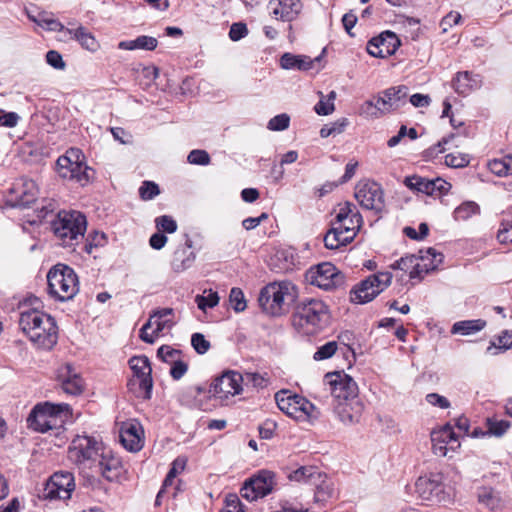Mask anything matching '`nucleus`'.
I'll list each match as a JSON object with an SVG mask.
<instances>
[{
    "mask_svg": "<svg viewBox=\"0 0 512 512\" xmlns=\"http://www.w3.org/2000/svg\"><path fill=\"white\" fill-rule=\"evenodd\" d=\"M362 225V215L353 203L347 201L339 204L331 228L324 236L325 247L335 250L346 246L354 240Z\"/></svg>",
    "mask_w": 512,
    "mask_h": 512,
    "instance_id": "f257e3e1",
    "label": "nucleus"
},
{
    "mask_svg": "<svg viewBox=\"0 0 512 512\" xmlns=\"http://www.w3.org/2000/svg\"><path fill=\"white\" fill-rule=\"evenodd\" d=\"M297 297L298 289L292 282H272L260 290L258 303L264 313L275 317L287 312Z\"/></svg>",
    "mask_w": 512,
    "mask_h": 512,
    "instance_id": "f03ea898",
    "label": "nucleus"
},
{
    "mask_svg": "<svg viewBox=\"0 0 512 512\" xmlns=\"http://www.w3.org/2000/svg\"><path fill=\"white\" fill-rule=\"evenodd\" d=\"M354 397H358L357 383L343 372L327 373L313 393V398L325 405Z\"/></svg>",
    "mask_w": 512,
    "mask_h": 512,
    "instance_id": "7ed1b4c3",
    "label": "nucleus"
},
{
    "mask_svg": "<svg viewBox=\"0 0 512 512\" xmlns=\"http://www.w3.org/2000/svg\"><path fill=\"white\" fill-rule=\"evenodd\" d=\"M71 416V407L66 403H38L32 409L27 422L29 428L45 433L50 430H60Z\"/></svg>",
    "mask_w": 512,
    "mask_h": 512,
    "instance_id": "20e7f679",
    "label": "nucleus"
},
{
    "mask_svg": "<svg viewBox=\"0 0 512 512\" xmlns=\"http://www.w3.org/2000/svg\"><path fill=\"white\" fill-rule=\"evenodd\" d=\"M87 220L79 211H59L51 222V229L63 247H73L84 238Z\"/></svg>",
    "mask_w": 512,
    "mask_h": 512,
    "instance_id": "39448f33",
    "label": "nucleus"
},
{
    "mask_svg": "<svg viewBox=\"0 0 512 512\" xmlns=\"http://www.w3.org/2000/svg\"><path fill=\"white\" fill-rule=\"evenodd\" d=\"M47 282L49 294L59 301L71 300L79 291L77 274L65 264H57L50 269Z\"/></svg>",
    "mask_w": 512,
    "mask_h": 512,
    "instance_id": "423d86ee",
    "label": "nucleus"
},
{
    "mask_svg": "<svg viewBox=\"0 0 512 512\" xmlns=\"http://www.w3.org/2000/svg\"><path fill=\"white\" fill-rule=\"evenodd\" d=\"M278 408L289 417L297 421L314 422L321 416L319 408L305 397L281 390L275 394Z\"/></svg>",
    "mask_w": 512,
    "mask_h": 512,
    "instance_id": "0eeeda50",
    "label": "nucleus"
},
{
    "mask_svg": "<svg viewBox=\"0 0 512 512\" xmlns=\"http://www.w3.org/2000/svg\"><path fill=\"white\" fill-rule=\"evenodd\" d=\"M328 318V307L316 298H306L296 307L293 315L294 326L306 329L311 332L314 328L320 327Z\"/></svg>",
    "mask_w": 512,
    "mask_h": 512,
    "instance_id": "6e6552de",
    "label": "nucleus"
},
{
    "mask_svg": "<svg viewBox=\"0 0 512 512\" xmlns=\"http://www.w3.org/2000/svg\"><path fill=\"white\" fill-rule=\"evenodd\" d=\"M391 280L392 274L390 272H379L368 276L351 291V301L357 304L372 301L390 285Z\"/></svg>",
    "mask_w": 512,
    "mask_h": 512,
    "instance_id": "1a4fd4ad",
    "label": "nucleus"
},
{
    "mask_svg": "<svg viewBox=\"0 0 512 512\" xmlns=\"http://www.w3.org/2000/svg\"><path fill=\"white\" fill-rule=\"evenodd\" d=\"M102 443L95 437L77 435L71 442L68 457L74 463L81 465L89 462L94 464L102 452Z\"/></svg>",
    "mask_w": 512,
    "mask_h": 512,
    "instance_id": "9d476101",
    "label": "nucleus"
},
{
    "mask_svg": "<svg viewBox=\"0 0 512 512\" xmlns=\"http://www.w3.org/2000/svg\"><path fill=\"white\" fill-rule=\"evenodd\" d=\"M415 488L418 496L424 501L441 504L451 499L450 494L445 491L443 476L439 473L419 477Z\"/></svg>",
    "mask_w": 512,
    "mask_h": 512,
    "instance_id": "9b49d317",
    "label": "nucleus"
},
{
    "mask_svg": "<svg viewBox=\"0 0 512 512\" xmlns=\"http://www.w3.org/2000/svg\"><path fill=\"white\" fill-rule=\"evenodd\" d=\"M307 281L324 290H333L344 285L345 276L329 262L312 267L306 273Z\"/></svg>",
    "mask_w": 512,
    "mask_h": 512,
    "instance_id": "f8f14e48",
    "label": "nucleus"
},
{
    "mask_svg": "<svg viewBox=\"0 0 512 512\" xmlns=\"http://www.w3.org/2000/svg\"><path fill=\"white\" fill-rule=\"evenodd\" d=\"M174 310L172 308H159L153 310L149 316L148 321L140 329V339L146 343L152 344L155 339L165 330L174 326L173 316Z\"/></svg>",
    "mask_w": 512,
    "mask_h": 512,
    "instance_id": "ddd939ff",
    "label": "nucleus"
},
{
    "mask_svg": "<svg viewBox=\"0 0 512 512\" xmlns=\"http://www.w3.org/2000/svg\"><path fill=\"white\" fill-rule=\"evenodd\" d=\"M275 484V474L268 470H261L244 482L241 496L248 501H255L270 494Z\"/></svg>",
    "mask_w": 512,
    "mask_h": 512,
    "instance_id": "4468645a",
    "label": "nucleus"
},
{
    "mask_svg": "<svg viewBox=\"0 0 512 512\" xmlns=\"http://www.w3.org/2000/svg\"><path fill=\"white\" fill-rule=\"evenodd\" d=\"M355 198L361 207L382 212L385 208L384 192L376 182H360L355 188Z\"/></svg>",
    "mask_w": 512,
    "mask_h": 512,
    "instance_id": "2eb2a0df",
    "label": "nucleus"
},
{
    "mask_svg": "<svg viewBox=\"0 0 512 512\" xmlns=\"http://www.w3.org/2000/svg\"><path fill=\"white\" fill-rule=\"evenodd\" d=\"M75 489V480L71 472L60 471L55 472L44 488V496L49 499H70Z\"/></svg>",
    "mask_w": 512,
    "mask_h": 512,
    "instance_id": "dca6fc26",
    "label": "nucleus"
},
{
    "mask_svg": "<svg viewBox=\"0 0 512 512\" xmlns=\"http://www.w3.org/2000/svg\"><path fill=\"white\" fill-rule=\"evenodd\" d=\"M242 375L238 372L228 371L217 377L210 385L208 393L210 397L227 399L242 391Z\"/></svg>",
    "mask_w": 512,
    "mask_h": 512,
    "instance_id": "f3484780",
    "label": "nucleus"
},
{
    "mask_svg": "<svg viewBox=\"0 0 512 512\" xmlns=\"http://www.w3.org/2000/svg\"><path fill=\"white\" fill-rule=\"evenodd\" d=\"M427 254L432 257V263L430 265L420 264L415 255H407L395 261L391 265V268L409 271L410 278L422 277L423 274L428 273L430 270H434L437 264L442 261V254L438 253L433 248H429L427 250Z\"/></svg>",
    "mask_w": 512,
    "mask_h": 512,
    "instance_id": "a211bd4d",
    "label": "nucleus"
},
{
    "mask_svg": "<svg viewBox=\"0 0 512 512\" xmlns=\"http://www.w3.org/2000/svg\"><path fill=\"white\" fill-rule=\"evenodd\" d=\"M129 365L133 371V375L139 383V389L141 390V396L143 399H150L153 380L151 377L152 368L150 361L146 356H134L129 360Z\"/></svg>",
    "mask_w": 512,
    "mask_h": 512,
    "instance_id": "6ab92c4d",
    "label": "nucleus"
},
{
    "mask_svg": "<svg viewBox=\"0 0 512 512\" xmlns=\"http://www.w3.org/2000/svg\"><path fill=\"white\" fill-rule=\"evenodd\" d=\"M401 42L398 36L391 31H384L367 43V52L378 58H386L394 54Z\"/></svg>",
    "mask_w": 512,
    "mask_h": 512,
    "instance_id": "aec40b11",
    "label": "nucleus"
},
{
    "mask_svg": "<svg viewBox=\"0 0 512 512\" xmlns=\"http://www.w3.org/2000/svg\"><path fill=\"white\" fill-rule=\"evenodd\" d=\"M334 414L345 425H353L360 421L364 405L359 397L349 398L330 404Z\"/></svg>",
    "mask_w": 512,
    "mask_h": 512,
    "instance_id": "412c9836",
    "label": "nucleus"
},
{
    "mask_svg": "<svg viewBox=\"0 0 512 512\" xmlns=\"http://www.w3.org/2000/svg\"><path fill=\"white\" fill-rule=\"evenodd\" d=\"M404 183L412 190L431 196H441L447 193L451 188V184L442 178L428 179L416 175L406 177Z\"/></svg>",
    "mask_w": 512,
    "mask_h": 512,
    "instance_id": "4be33fe9",
    "label": "nucleus"
},
{
    "mask_svg": "<svg viewBox=\"0 0 512 512\" xmlns=\"http://www.w3.org/2000/svg\"><path fill=\"white\" fill-rule=\"evenodd\" d=\"M19 327L21 331L29 338H39L36 336V327L40 324L49 326L50 315L37 308H23L19 315Z\"/></svg>",
    "mask_w": 512,
    "mask_h": 512,
    "instance_id": "5701e85b",
    "label": "nucleus"
},
{
    "mask_svg": "<svg viewBox=\"0 0 512 512\" xmlns=\"http://www.w3.org/2000/svg\"><path fill=\"white\" fill-rule=\"evenodd\" d=\"M59 380L63 391L69 395H80L84 390V380L71 364L59 369Z\"/></svg>",
    "mask_w": 512,
    "mask_h": 512,
    "instance_id": "b1692460",
    "label": "nucleus"
},
{
    "mask_svg": "<svg viewBox=\"0 0 512 512\" xmlns=\"http://www.w3.org/2000/svg\"><path fill=\"white\" fill-rule=\"evenodd\" d=\"M268 8L274 18L290 22L300 13L302 3L299 0H271Z\"/></svg>",
    "mask_w": 512,
    "mask_h": 512,
    "instance_id": "393cba45",
    "label": "nucleus"
},
{
    "mask_svg": "<svg viewBox=\"0 0 512 512\" xmlns=\"http://www.w3.org/2000/svg\"><path fill=\"white\" fill-rule=\"evenodd\" d=\"M99 457L100 459L94 463L98 471L108 481L117 480L122 473L120 459L113 456L111 451H102Z\"/></svg>",
    "mask_w": 512,
    "mask_h": 512,
    "instance_id": "a878e982",
    "label": "nucleus"
},
{
    "mask_svg": "<svg viewBox=\"0 0 512 512\" xmlns=\"http://www.w3.org/2000/svg\"><path fill=\"white\" fill-rule=\"evenodd\" d=\"M35 333L39 338H32L31 342L38 348L50 350L58 340V329L54 318L50 316V325L44 326L42 324L36 327Z\"/></svg>",
    "mask_w": 512,
    "mask_h": 512,
    "instance_id": "bb28decb",
    "label": "nucleus"
},
{
    "mask_svg": "<svg viewBox=\"0 0 512 512\" xmlns=\"http://www.w3.org/2000/svg\"><path fill=\"white\" fill-rule=\"evenodd\" d=\"M185 244L183 247L177 249L174 253L171 267L174 272L180 273L190 268L195 261L196 255L192 248V240L188 235L185 236Z\"/></svg>",
    "mask_w": 512,
    "mask_h": 512,
    "instance_id": "cd10ccee",
    "label": "nucleus"
},
{
    "mask_svg": "<svg viewBox=\"0 0 512 512\" xmlns=\"http://www.w3.org/2000/svg\"><path fill=\"white\" fill-rule=\"evenodd\" d=\"M13 191L17 194L19 206H29L38 195V187L32 179L20 178L13 185Z\"/></svg>",
    "mask_w": 512,
    "mask_h": 512,
    "instance_id": "c85d7f7f",
    "label": "nucleus"
},
{
    "mask_svg": "<svg viewBox=\"0 0 512 512\" xmlns=\"http://www.w3.org/2000/svg\"><path fill=\"white\" fill-rule=\"evenodd\" d=\"M142 429L139 424L129 423L122 427L120 440L123 446L132 452L139 451L143 444L141 439Z\"/></svg>",
    "mask_w": 512,
    "mask_h": 512,
    "instance_id": "c756f323",
    "label": "nucleus"
},
{
    "mask_svg": "<svg viewBox=\"0 0 512 512\" xmlns=\"http://www.w3.org/2000/svg\"><path fill=\"white\" fill-rule=\"evenodd\" d=\"M323 477L322 473L313 466L300 467L289 474L290 480L307 483L321 490L323 489L322 485L325 483Z\"/></svg>",
    "mask_w": 512,
    "mask_h": 512,
    "instance_id": "7c9ffc66",
    "label": "nucleus"
},
{
    "mask_svg": "<svg viewBox=\"0 0 512 512\" xmlns=\"http://www.w3.org/2000/svg\"><path fill=\"white\" fill-rule=\"evenodd\" d=\"M280 66L285 70L307 71L313 67V60L305 55L284 53L280 58Z\"/></svg>",
    "mask_w": 512,
    "mask_h": 512,
    "instance_id": "2f4dec72",
    "label": "nucleus"
},
{
    "mask_svg": "<svg viewBox=\"0 0 512 512\" xmlns=\"http://www.w3.org/2000/svg\"><path fill=\"white\" fill-rule=\"evenodd\" d=\"M454 433L450 427H444L439 431H433L431 433L432 449L437 456H446L447 454V443L452 440Z\"/></svg>",
    "mask_w": 512,
    "mask_h": 512,
    "instance_id": "473e14b6",
    "label": "nucleus"
},
{
    "mask_svg": "<svg viewBox=\"0 0 512 512\" xmlns=\"http://www.w3.org/2000/svg\"><path fill=\"white\" fill-rule=\"evenodd\" d=\"M27 16L32 22L48 31L66 32L67 28H65V26L58 19L54 18L51 13L42 11L37 15H33L30 12H27Z\"/></svg>",
    "mask_w": 512,
    "mask_h": 512,
    "instance_id": "72a5a7b5",
    "label": "nucleus"
},
{
    "mask_svg": "<svg viewBox=\"0 0 512 512\" xmlns=\"http://www.w3.org/2000/svg\"><path fill=\"white\" fill-rule=\"evenodd\" d=\"M158 45L156 38L147 35L138 36L133 40L121 41L118 44V48L121 50H147L152 51Z\"/></svg>",
    "mask_w": 512,
    "mask_h": 512,
    "instance_id": "f704fd0d",
    "label": "nucleus"
},
{
    "mask_svg": "<svg viewBox=\"0 0 512 512\" xmlns=\"http://www.w3.org/2000/svg\"><path fill=\"white\" fill-rule=\"evenodd\" d=\"M479 86L477 77L472 76L469 72H459L453 79V88L460 95H467Z\"/></svg>",
    "mask_w": 512,
    "mask_h": 512,
    "instance_id": "c9c22d12",
    "label": "nucleus"
},
{
    "mask_svg": "<svg viewBox=\"0 0 512 512\" xmlns=\"http://www.w3.org/2000/svg\"><path fill=\"white\" fill-rule=\"evenodd\" d=\"M66 33L72 36L75 40H77L80 45L89 50L96 51L99 48V43L95 39V37L90 33L85 27L79 26L77 29H66Z\"/></svg>",
    "mask_w": 512,
    "mask_h": 512,
    "instance_id": "e433bc0d",
    "label": "nucleus"
},
{
    "mask_svg": "<svg viewBox=\"0 0 512 512\" xmlns=\"http://www.w3.org/2000/svg\"><path fill=\"white\" fill-rule=\"evenodd\" d=\"M485 326L486 321L482 319L458 321L453 324L451 333L463 336L472 335L481 331Z\"/></svg>",
    "mask_w": 512,
    "mask_h": 512,
    "instance_id": "4c0bfd02",
    "label": "nucleus"
},
{
    "mask_svg": "<svg viewBox=\"0 0 512 512\" xmlns=\"http://www.w3.org/2000/svg\"><path fill=\"white\" fill-rule=\"evenodd\" d=\"M93 173L94 171L92 170V168L88 167L84 162L78 163L77 168H73L72 170L68 171V174H72L71 176H66L62 178L76 181L81 186H85L90 182Z\"/></svg>",
    "mask_w": 512,
    "mask_h": 512,
    "instance_id": "58836bf2",
    "label": "nucleus"
},
{
    "mask_svg": "<svg viewBox=\"0 0 512 512\" xmlns=\"http://www.w3.org/2000/svg\"><path fill=\"white\" fill-rule=\"evenodd\" d=\"M220 297L216 291L204 290L203 295H196L195 302L200 310L205 312L207 308H214L218 305Z\"/></svg>",
    "mask_w": 512,
    "mask_h": 512,
    "instance_id": "ea45409f",
    "label": "nucleus"
},
{
    "mask_svg": "<svg viewBox=\"0 0 512 512\" xmlns=\"http://www.w3.org/2000/svg\"><path fill=\"white\" fill-rule=\"evenodd\" d=\"M408 91L409 89L405 85L386 89V94L391 97V101L393 102L396 110L407 103Z\"/></svg>",
    "mask_w": 512,
    "mask_h": 512,
    "instance_id": "a19ab883",
    "label": "nucleus"
},
{
    "mask_svg": "<svg viewBox=\"0 0 512 512\" xmlns=\"http://www.w3.org/2000/svg\"><path fill=\"white\" fill-rule=\"evenodd\" d=\"M480 208L477 203L467 201L458 206L454 211V216L457 220H467L473 215L478 214Z\"/></svg>",
    "mask_w": 512,
    "mask_h": 512,
    "instance_id": "79ce46f5",
    "label": "nucleus"
},
{
    "mask_svg": "<svg viewBox=\"0 0 512 512\" xmlns=\"http://www.w3.org/2000/svg\"><path fill=\"white\" fill-rule=\"evenodd\" d=\"M347 118L338 119L335 122L324 125L320 130V136L322 138H327L329 136H335L341 134L348 125Z\"/></svg>",
    "mask_w": 512,
    "mask_h": 512,
    "instance_id": "37998d69",
    "label": "nucleus"
},
{
    "mask_svg": "<svg viewBox=\"0 0 512 512\" xmlns=\"http://www.w3.org/2000/svg\"><path fill=\"white\" fill-rule=\"evenodd\" d=\"M510 427V423L506 420H487V430L483 432V435H493L501 437L504 435Z\"/></svg>",
    "mask_w": 512,
    "mask_h": 512,
    "instance_id": "c03bdc74",
    "label": "nucleus"
},
{
    "mask_svg": "<svg viewBox=\"0 0 512 512\" xmlns=\"http://www.w3.org/2000/svg\"><path fill=\"white\" fill-rule=\"evenodd\" d=\"M229 301L235 312H242L246 309V300L243 291L238 287H233L229 294Z\"/></svg>",
    "mask_w": 512,
    "mask_h": 512,
    "instance_id": "a18cd8bd",
    "label": "nucleus"
},
{
    "mask_svg": "<svg viewBox=\"0 0 512 512\" xmlns=\"http://www.w3.org/2000/svg\"><path fill=\"white\" fill-rule=\"evenodd\" d=\"M84 163V155L78 148H70L66 153L57 159L56 165H67L68 163Z\"/></svg>",
    "mask_w": 512,
    "mask_h": 512,
    "instance_id": "49530a36",
    "label": "nucleus"
},
{
    "mask_svg": "<svg viewBox=\"0 0 512 512\" xmlns=\"http://www.w3.org/2000/svg\"><path fill=\"white\" fill-rule=\"evenodd\" d=\"M155 225L158 231L165 233H174L177 230V222L168 215H162L155 219Z\"/></svg>",
    "mask_w": 512,
    "mask_h": 512,
    "instance_id": "de8ad7c7",
    "label": "nucleus"
},
{
    "mask_svg": "<svg viewBox=\"0 0 512 512\" xmlns=\"http://www.w3.org/2000/svg\"><path fill=\"white\" fill-rule=\"evenodd\" d=\"M160 194L159 186L152 181H144L139 188V195L142 200H152L154 197Z\"/></svg>",
    "mask_w": 512,
    "mask_h": 512,
    "instance_id": "09e8293b",
    "label": "nucleus"
},
{
    "mask_svg": "<svg viewBox=\"0 0 512 512\" xmlns=\"http://www.w3.org/2000/svg\"><path fill=\"white\" fill-rule=\"evenodd\" d=\"M290 117L286 113L278 114L271 118L267 128L271 131H283L289 127Z\"/></svg>",
    "mask_w": 512,
    "mask_h": 512,
    "instance_id": "8fccbe9b",
    "label": "nucleus"
},
{
    "mask_svg": "<svg viewBox=\"0 0 512 512\" xmlns=\"http://www.w3.org/2000/svg\"><path fill=\"white\" fill-rule=\"evenodd\" d=\"M106 242V236L102 232L94 231L92 234L88 235L86 243L84 245V250L86 253L91 254L93 249L99 246H103Z\"/></svg>",
    "mask_w": 512,
    "mask_h": 512,
    "instance_id": "3c124183",
    "label": "nucleus"
},
{
    "mask_svg": "<svg viewBox=\"0 0 512 512\" xmlns=\"http://www.w3.org/2000/svg\"><path fill=\"white\" fill-rule=\"evenodd\" d=\"M187 161L193 165H208L211 162L210 155L207 151L201 149H194L190 151Z\"/></svg>",
    "mask_w": 512,
    "mask_h": 512,
    "instance_id": "603ef678",
    "label": "nucleus"
},
{
    "mask_svg": "<svg viewBox=\"0 0 512 512\" xmlns=\"http://www.w3.org/2000/svg\"><path fill=\"white\" fill-rule=\"evenodd\" d=\"M180 350L174 349L169 345H162L157 350V356L163 362L171 364L173 361L180 357Z\"/></svg>",
    "mask_w": 512,
    "mask_h": 512,
    "instance_id": "864d4df0",
    "label": "nucleus"
},
{
    "mask_svg": "<svg viewBox=\"0 0 512 512\" xmlns=\"http://www.w3.org/2000/svg\"><path fill=\"white\" fill-rule=\"evenodd\" d=\"M337 347V342H327L317 349V351L314 353L313 358L317 361L328 359L335 354V352L337 351Z\"/></svg>",
    "mask_w": 512,
    "mask_h": 512,
    "instance_id": "5fc2aeb1",
    "label": "nucleus"
},
{
    "mask_svg": "<svg viewBox=\"0 0 512 512\" xmlns=\"http://www.w3.org/2000/svg\"><path fill=\"white\" fill-rule=\"evenodd\" d=\"M221 512H244V506L236 494H228Z\"/></svg>",
    "mask_w": 512,
    "mask_h": 512,
    "instance_id": "6e6d98bb",
    "label": "nucleus"
},
{
    "mask_svg": "<svg viewBox=\"0 0 512 512\" xmlns=\"http://www.w3.org/2000/svg\"><path fill=\"white\" fill-rule=\"evenodd\" d=\"M359 114L365 118L378 119L382 117L379 108H375L374 100H366L359 108Z\"/></svg>",
    "mask_w": 512,
    "mask_h": 512,
    "instance_id": "4d7b16f0",
    "label": "nucleus"
},
{
    "mask_svg": "<svg viewBox=\"0 0 512 512\" xmlns=\"http://www.w3.org/2000/svg\"><path fill=\"white\" fill-rule=\"evenodd\" d=\"M191 345L198 354H205L210 348V342L201 333H194L192 335Z\"/></svg>",
    "mask_w": 512,
    "mask_h": 512,
    "instance_id": "13d9d810",
    "label": "nucleus"
},
{
    "mask_svg": "<svg viewBox=\"0 0 512 512\" xmlns=\"http://www.w3.org/2000/svg\"><path fill=\"white\" fill-rule=\"evenodd\" d=\"M488 168L493 174H495L499 177H505V176L510 175L504 158L493 159V160L489 161Z\"/></svg>",
    "mask_w": 512,
    "mask_h": 512,
    "instance_id": "bf43d9fd",
    "label": "nucleus"
},
{
    "mask_svg": "<svg viewBox=\"0 0 512 512\" xmlns=\"http://www.w3.org/2000/svg\"><path fill=\"white\" fill-rule=\"evenodd\" d=\"M188 365L180 357L171 363L170 375L174 380L181 379L187 372Z\"/></svg>",
    "mask_w": 512,
    "mask_h": 512,
    "instance_id": "052dcab7",
    "label": "nucleus"
},
{
    "mask_svg": "<svg viewBox=\"0 0 512 512\" xmlns=\"http://www.w3.org/2000/svg\"><path fill=\"white\" fill-rule=\"evenodd\" d=\"M445 163L446 165L453 167V168H460L465 167L469 163V159L467 155L464 154H453L450 153L445 156Z\"/></svg>",
    "mask_w": 512,
    "mask_h": 512,
    "instance_id": "680f3d73",
    "label": "nucleus"
},
{
    "mask_svg": "<svg viewBox=\"0 0 512 512\" xmlns=\"http://www.w3.org/2000/svg\"><path fill=\"white\" fill-rule=\"evenodd\" d=\"M319 95L321 98H320L319 102L314 107L315 112L318 115H323V116L331 114L335 110L334 103L327 102V99L325 98V96L323 95L322 92H319Z\"/></svg>",
    "mask_w": 512,
    "mask_h": 512,
    "instance_id": "e2e57ef3",
    "label": "nucleus"
},
{
    "mask_svg": "<svg viewBox=\"0 0 512 512\" xmlns=\"http://www.w3.org/2000/svg\"><path fill=\"white\" fill-rule=\"evenodd\" d=\"M425 399L430 405L441 409H448L451 406L450 401L438 393H429Z\"/></svg>",
    "mask_w": 512,
    "mask_h": 512,
    "instance_id": "0e129e2a",
    "label": "nucleus"
},
{
    "mask_svg": "<svg viewBox=\"0 0 512 512\" xmlns=\"http://www.w3.org/2000/svg\"><path fill=\"white\" fill-rule=\"evenodd\" d=\"M248 34L246 24L242 22L233 23L229 30V37L232 41H239Z\"/></svg>",
    "mask_w": 512,
    "mask_h": 512,
    "instance_id": "69168bd1",
    "label": "nucleus"
},
{
    "mask_svg": "<svg viewBox=\"0 0 512 512\" xmlns=\"http://www.w3.org/2000/svg\"><path fill=\"white\" fill-rule=\"evenodd\" d=\"M46 62L55 69L63 70L66 67L62 55L56 50H50L46 54Z\"/></svg>",
    "mask_w": 512,
    "mask_h": 512,
    "instance_id": "338daca9",
    "label": "nucleus"
},
{
    "mask_svg": "<svg viewBox=\"0 0 512 512\" xmlns=\"http://www.w3.org/2000/svg\"><path fill=\"white\" fill-rule=\"evenodd\" d=\"M20 117L15 112H4L0 109V126L12 128L18 124Z\"/></svg>",
    "mask_w": 512,
    "mask_h": 512,
    "instance_id": "774afa93",
    "label": "nucleus"
}]
</instances>
